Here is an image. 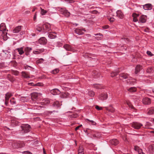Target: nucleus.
<instances>
[{
  "label": "nucleus",
  "mask_w": 154,
  "mask_h": 154,
  "mask_svg": "<svg viewBox=\"0 0 154 154\" xmlns=\"http://www.w3.org/2000/svg\"><path fill=\"white\" fill-rule=\"evenodd\" d=\"M50 103V101L48 99H45L43 100L42 101L39 103V104H41V105H42V106H41L40 105H38L37 106L36 108L38 109H40L44 107L43 106L47 105L49 104Z\"/></svg>",
  "instance_id": "obj_1"
},
{
  "label": "nucleus",
  "mask_w": 154,
  "mask_h": 154,
  "mask_svg": "<svg viewBox=\"0 0 154 154\" xmlns=\"http://www.w3.org/2000/svg\"><path fill=\"white\" fill-rule=\"evenodd\" d=\"M21 128L25 133H28L30 131V126L28 124L23 125L21 126Z\"/></svg>",
  "instance_id": "obj_2"
},
{
  "label": "nucleus",
  "mask_w": 154,
  "mask_h": 154,
  "mask_svg": "<svg viewBox=\"0 0 154 154\" xmlns=\"http://www.w3.org/2000/svg\"><path fill=\"white\" fill-rule=\"evenodd\" d=\"M0 31L3 32L6 35H7L8 31L6 29V28L5 24L4 23H2L0 25Z\"/></svg>",
  "instance_id": "obj_3"
},
{
  "label": "nucleus",
  "mask_w": 154,
  "mask_h": 154,
  "mask_svg": "<svg viewBox=\"0 0 154 154\" xmlns=\"http://www.w3.org/2000/svg\"><path fill=\"white\" fill-rule=\"evenodd\" d=\"M142 126L141 124L137 122H134L131 124V126L135 129H139Z\"/></svg>",
  "instance_id": "obj_4"
},
{
  "label": "nucleus",
  "mask_w": 154,
  "mask_h": 154,
  "mask_svg": "<svg viewBox=\"0 0 154 154\" xmlns=\"http://www.w3.org/2000/svg\"><path fill=\"white\" fill-rule=\"evenodd\" d=\"M47 25L45 24L43 25H38L36 27V29L37 31L39 32H40L42 31V30H46L45 29H44V27L46 28ZM48 29H46V30H47Z\"/></svg>",
  "instance_id": "obj_5"
},
{
  "label": "nucleus",
  "mask_w": 154,
  "mask_h": 154,
  "mask_svg": "<svg viewBox=\"0 0 154 154\" xmlns=\"http://www.w3.org/2000/svg\"><path fill=\"white\" fill-rule=\"evenodd\" d=\"M107 97V95L106 93H103L98 96L99 100L102 101L106 100Z\"/></svg>",
  "instance_id": "obj_6"
},
{
  "label": "nucleus",
  "mask_w": 154,
  "mask_h": 154,
  "mask_svg": "<svg viewBox=\"0 0 154 154\" xmlns=\"http://www.w3.org/2000/svg\"><path fill=\"white\" fill-rule=\"evenodd\" d=\"M59 11L61 14H63L66 17H69L70 15V13L67 10L61 8Z\"/></svg>",
  "instance_id": "obj_7"
},
{
  "label": "nucleus",
  "mask_w": 154,
  "mask_h": 154,
  "mask_svg": "<svg viewBox=\"0 0 154 154\" xmlns=\"http://www.w3.org/2000/svg\"><path fill=\"white\" fill-rule=\"evenodd\" d=\"M147 19V16L145 15H142L139 18V22L142 23L146 22Z\"/></svg>",
  "instance_id": "obj_8"
},
{
  "label": "nucleus",
  "mask_w": 154,
  "mask_h": 154,
  "mask_svg": "<svg viewBox=\"0 0 154 154\" xmlns=\"http://www.w3.org/2000/svg\"><path fill=\"white\" fill-rule=\"evenodd\" d=\"M141 6L145 10H150L152 8V5L150 4H147Z\"/></svg>",
  "instance_id": "obj_9"
},
{
  "label": "nucleus",
  "mask_w": 154,
  "mask_h": 154,
  "mask_svg": "<svg viewBox=\"0 0 154 154\" xmlns=\"http://www.w3.org/2000/svg\"><path fill=\"white\" fill-rule=\"evenodd\" d=\"M83 31H85V30L82 29H77L75 30V32L79 35L82 34L84 33Z\"/></svg>",
  "instance_id": "obj_10"
},
{
  "label": "nucleus",
  "mask_w": 154,
  "mask_h": 154,
  "mask_svg": "<svg viewBox=\"0 0 154 154\" xmlns=\"http://www.w3.org/2000/svg\"><path fill=\"white\" fill-rule=\"evenodd\" d=\"M48 37L51 39H53L57 37L56 33L55 32H50L48 33Z\"/></svg>",
  "instance_id": "obj_11"
},
{
  "label": "nucleus",
  "mask_w": 154,
  "mask_h": 154,
  "mask_svg": "<svg viewBox=\"0 0 154 154\" xmlns=\"http://www.w3.org/2000/svg\"><path fill=\"white\" fill-rule=\"evenodd\" d=\"M12 96V94L10 92H8L5 94V103H8V101L9 98Z\"/></svg>",
  "instance_id": "obj_12"
},
{
  "label": "nucleus",
  "mask_w": 154,
  "mask_h": 154,
  "mask_svg": "<svg viewBox=\"0 0 154 154\" xmlns=\"http://www.w3.org/2000/svg\"><path fill=\"white\" fill-rule=\"evenodd\" d=\"M116 16L119 18L122 19L124 17V15L122 12L120 10L117 11L116 12Z\"/></svg>",
  "instance_id": "obj_13"
},
{
  "label": "nucleus",
  "mask_w": 154,
  "mask_h": 154,
  "mask_svg": "<svg viewBox=\"0 0 154 154\" xmlns=\"http://www.w3.org/2000/svg\"><path fill=\"white\" fill-rule=\"evenodd\" d=\"M41 94L40 93L34 92L31 95V97L32 99H37L38 97L41 96Z\"/></svg>",
  "instance_id": "obj_14"
},
{
  "label": "nucleus",
  "mask_w": 154,
  "mask_h": 154,
  "mask_svg": "<svg viewBox=\"0 0 154 154\" xmlns=\"http://www.w3.org/2000/svg\"><path fill=\"white\" fill-rule=\"evenodd\" d=\"M139 16V14H137L135 13H134L133 14L132 16L133 18V20L134 22H137L138 21L137 18Z\"/></svg>",
  "instance_id": "obj_15"
},
{
  "label": "nucleus",
  "mask_w": 154,
  "mask_h": 154,
  "mask_svg": "<svg viewBox=\"0 0 154 154\" xmlns=\"http://www.w3.org/2000/svg\"><path fill=\"white\" fill-rule=\"evenodd\" d=\"M143 103L144 104H149L151 103V100L148 98H144L143 99Z\"/></svg>",
  "instance_id": "obj_16"
},
{
  "label": "nucleus",
  "mask_w": 154,
  "mask_h": 154,
  "mask_svg": "<svg viewBox=\"0 0 154 154\" xmlns=\"http://www.w3.org/2000/svg\"><path fill=\"white\" fill-rule=\"evenodd\" d=\"M51 93L54 95H59L60 94V91L57 89H55L51 91Z\"/></svg>",
  "instance_id": "obj_17"
},
{
  "label": "nucleus",
  "mask_w": 154,
  "mask_h": 154,
  "mask_svg": "<svg viewBox=\"0 0 154 154\" xmlns=\"http://www.w3.org/2000/svg\"><path fill=\"white\" fill-rule=\"evenodd\" d=\"M38 42L41 45H45L47 41L44 37H42L39 39Z\"/></svg>",
  "instance_id": "obj_18"
},
{
  "label": "nucleus",
  "mask_w": 154,
  "mask_h": 154,
  "mask_svg": "<svg viewBox=\"0 0 154 154\" xmlns=\"http://www.w3.org/2000/svg\"><path fill=\"white\" fill-rule=\"evenodd\" d=\"M22 26H18L14 28L13 31L14 33H17L19 32L21 30Z\"/></svg>",
  "instance_id": "obj_19"
},
{
  "label": "nucleus",
  "mask_w": 154,
  "mask_h": 154,
  "mask_svg": "<svg viewBox=\"0 0 154 154\" xmlns=\"http://www.w3.org/2000/svg\"><path fill=\"white\" fill-rule=\"evenodd\" d=\"M32 50V48L30 47H26L25 48H24V51L25 52L26 54V55H29L30 52Z\"/></svg>",
  "instance_id": "obj_20"
},
{
  "label": "nucleus",
  "mask_w": 154,
  "mask_h": 154,
  "mask_svg": "<svg viewBox=\"0 0 154 154\" xmlns=\"http://www.w3.org/2000/svg\"><path fill=\"white\" fill-rule=\"evenodd\" d=\"M148 149L150 154H154V145H150Z\"/></svg>",
  "instance_id": "obj_21"
},
{
  "label": "nucleus",
  "mask_w": 154,
  "mask_h": 154,
  "mask_svg": "<svg viewBox=\"0 0 154 154\" xmlns=\"http://www.w3.org/2000/svg\"><path fill=\"white\" fill-rule=\"evenodd\" d=\"M147 113L150 115L154 114V107L148 109L147 110Z\"/></svg>",
  "instance_id": "obj_22"
},
{
  "label": "nucleus",
  "mask_w": 154,
  "mask_h": 154,
  "mask_svg": "<svg viewBox=\"0 0 154 154\" xmlns=\"http://www.w3.org/2000/svg\"><path fill=\"white\" fill-rule=\"evenodd\" d=\"M63 47L67 51H72L73 50L70 46L69 45H65Z\"/></svg>",
  "instance_id": "obj_23"
},
{
  "label": "nucleus",
  "mask_w": 154,
  "mask_h": 154,
  "mask_svg": "<svg viewBox=\"0 0 154 154\" xmlns=\"http://www.w3.org/2000/svg\"><path fill=\"white\" fill-rule=\"evenodd\" d=\"M20 55H22L24 53L23 48V47H21L20 48H17L16 49Z\"/></svg>",
  "instance_id": "obj_24"
},
{
  "label": "nucleus",
  "mask_w": 154,
  "mask_h": 154,
  "mask_svg": "<svg viewBox=\"0 0 154 154\" xmlns=\"http://www.w3.org/2000/svg\"><path fill=\"white\" fill-rule=\"evenodd\" d=\"M84 150L82 146H80L78 150V154H84Z\"/></svg>",
  "instance_id": "obj_25"
},
{
  "label": "nucleus",
  "mask_w": 154,
  "mask_h": 154,
  "mask_svg": "<svg viewBox=\"0 0 154 154\" xmlns=\"http://www.w3.org/2000/svg\"><path fill=\"white\" fill-rule=\"evenodd\" d=\"M110 142L112 144L114 145H116L119 143L118 140L116 139H114L111 140Z\"/></svg>",
  "instance_id": "obj_26"
},
{
  "label": "nucleus",
  "mask_w": 154,
  "mask_h": 154,
  "mask_svg": "<svg viewBox=\"0 0 154 154\" xmlns=\"http://www.w3.org/2000/svg\"><path fill=\"white\" fill-rule=\"evenodd\" d=\"M22 76L24 78H30L28 74L25 72H22Z\"/></svg>",
  "instance_id": "obj_27"
},
{
  "label": "nucleus",
  "mask_w": 154,
  "mask_h": 154,
  "mask_svg": "<svg viewBox=\"0 0 154 154\" xmlns=\"http://www.w3.org/2000/svg\"><path fill=\"white\" fill-rule=\"evenodd\" d=\"M44 49H38L37 51H33V53L35 54H38L44 51Z\"/></svg>",
  "instance_id": "obj_28"
},
{
  "label": "nucleus",
  "mask_w": 154,
  "mask_h": 154,
  "mask_svg": "<svg viewBox=\"0 0 154 154\" xmlns=\"http://www.w3.org/2000/svg\"><path fill=\"white\" fill-rule=\"evenodd\" d=\"M128 91L130 92H134L136 91L137 88L135 87H131L127 89Z\"/></svg>",
  "instance_id": "obj_29"
},
{
  "label": "nucleus",
  "mask_w": 154,
  "mask_h": 154,
  "mask_svg": "<svg viewBox=\"0 0 154 154\" xmlns=\"http://www.w3.org/2000/svg\"><path fill=\"white\" fill-rule=\"evenodd\" d=\"M141 69V66L139 65H137L135 68V74H137L140 70Z\"/></svg>",
  "instance_id": "obj_30"
},
{
  "label": "nucleus",
  "mask_w": 154,
  "mask_h": 154,
  "mask_svg": "<svg viewBox=\"0 0 154 154\" xmlns=\"http://www.w3.org/2000/svg\"><path fill=\"white\" fill-rule=\"evenodd\" d=\"M120 77L124 79H126L128 78V75L127 74L125 73H122L120 75Z\"/></svg>",
  "instance_id": "obj_31"
},
{
  "label": "nucleus",
  "mask_w": 154,
  "mask_h": 154,
  "mask_svg": "<svg viewBox=\"0 0 154 154\" xmlns=\"http://www.w3.org/2000/svg\"><path fill=\"white\" fill-rule=\"evenodd\" d=\"M59 71V70L58 68L55 69L51 71V73L53 74L57 73Z\"/></svg>",
  "instance_id": "obj_32"
},
{
  "label": "nucleus",
  "mask_w": 154,
  "mask_h": 154,
  "mask_svg": "<svg viewBox=\"0 0 154 154\" xmlns=\"http://www.w3.org/2000/svg\"><path fill=\"white\" fill-rule=\"evenodd\" d=\"M146 71L148 73H150L154 71V69L152 68L149 67L147 69Z\"/></svg>",
  "instance_id": "obj_33"
},
{
  "label": "nucleus",
  "mask_w": 154,
  "mask_h": 154,
  "mask_svg": "<svg viewBox=\"0 0 154 154\" xmlns=\"http://www.w3.org/2000/svg\"><path fill=\"white\" fill-rule=\"evenodd\" d=\"M88 94L90 96L93 97L95 95V93L93 91H88Z\"/></svg>",
  "instance_id": "obj_34"
},
{
  "label": "nucleus",
  "mask_w": 154,
  "mask_h": 154,
  "mask_svg": "<svg viewBox=\"0 0 154 154\" xmlns=\"http://www.w3.org/2000/svg\"><path fill=\"white\" fill-rule=\"evenodd\" d=\"M44 61L43 59L41 58L36 61V63L38 64L41 63H42Z\"/></svg>",
  "instance_id": "obj_35"
},
{
  "label": "nucleus",
  "mask_w": 154,
  "mask_h": 154,
  "mask_svg": "<svg viewBox=\"0 0 154 154\" xmlns=\"http://www.w3.org/2000/svg\"><path fill=\"white\" fill-rule=\"evenodd\" d=\"M53 106H56L57 107H59L60 106V104L59 102L56 101L54 102L53 104Z\"/></svg>",
  "instance_id": "obj_36"
},
{
  "label": "nucleus",
  "mask_w": 154,
  "mask_h": 154,
  "mask_svg": "<svg viewBox=\"0 0 154 154\" xmlns=\"http://www.w3.org/2000/svg\"><path fill=\"white\" fill-rule=\"evenodd\" d=\"M41 14L42 15H44L46 13H47V11L44 10L43 9L41 8Z\"/></svg>",
  "instance_id": "obj_37"
},
{
  "label": "nucleus",
  "mask_w": 154,
  "mask_h": 154,
  "mask_svg": "<svg viewBox=\"0 0 154 154\" xmlns=\"http://www.w3.org/2000/svg\"><path fill=\"white\" fill-rule=\"evenodd\" d=\"M86 120L88 121L91 124L93 125H95L96 124V123L93 120H90L88 119H87Z\"/></svg>",
  "instance_id": "obj_38"
},
{
  "label": "nucleus",
  "mask_w": 154,
  "mask_h": 154,
  "mask_svg": "<svg viewBox=\"0 0 154 154\" xmlns=\"http://www.w3.org/2000/svg\"><path fill=\"white\" fill-rule=\"evenodd\" d=\"M134 149L135 151H138V153L140 152V151L141 152V150H140L139 149V147L136 146H134Z\"/></svg>",
  "instance_id": "obj_39"
},
{
  "label": "nucleus",
  "mask_w": 154,
  "mask_h": 154,
  "mask_svg": "<svg viewBox=\"0 0 154 154\" xmlns=\"http://www.w3.org/2000/svg\"><path fill=\"white\" fill-rule=\"evenodd\" d=\"M117 72H113L111 73V76L112 77H113L117 75Z\"/></svg>",
  "instance_id": "obj_40"
},
{
  "label": "nucleus",
  "mask_w": 154,
  "mask_h": 154,
  "mask_svg": "<svg viewBox=\"0 0 154 154\" xmlns=\"http://www.w3.org/2000/svg\"><path fill=\"white\" fill-rule=\"evenodd\" d=\"M10 102L12 104L15 105L16 104V101L15 100H14V98H13V99L11 100Z\"/></svg>",
  "instance_id": "obj_41"
},
{
  "label": "nucleus",
  "mask_w": 154,
  "mask_h": 154,
  "mask_svg": "<svg viewBox=\"0 0 154 154\" xmlns=\"http://www.w3.org/2000/svg\"><path fill=\"white\" fill-rule=\"evenodd\" d=\"M146 53L148 55L150 56H152L153 55V54L149 51H147L146 52Z\"/></svg>",
  "instance_id": "obj_42"
},
{
  "label": "nucleus",
  "mask_w": 154,
  "mask_h": 154,
  "mask_svg": "<svg viewBox=\"0 0 154 154\" xmlns=\"http://www.w3.org/2000/svg\"><path fill=\"white\" fill-rule=\"evenodd\" d=\"M108 20L111 22H113L114 21V19L113 17H110L108 18Z\"/></svg>",
  "instance_id": "obj_43"
},
{
  "label": "nucleus",
  "mask_w": 154,
  "mask_h": 154,
  "mask_svg": "<svg viewBox=\"0 0 154 154\" xmlns=\"http://www.w3.org/2000/svg\"><path fill=\"white\" fill-rule=\"evenodd\" d=\"M95 108L96 109L98 110H101L102 109V107H100L98 106H95Z\"/></svg>",
  "instance_id": "obj_44"
},
{
  "label": "nucleus",
  "mask_w": 154,
  "mask_h": 154,
  "mask_svg": "<svg viewBox=\"0 0 154 154\" xmlns=\"http://www.w3.org/2000/svg\"><path fill=\"white\" fill-rule=\"evenodd\" d=\"M65 1L68 2L69 3H72L74 2L73 0H64Z\"/></svg>",
  "instance_id": "obj_45"
},
{
  "label": "nucleus",
  "mask_w": 154,
  "mask_h": 154,
  "mask_svg": "<svg viewBox=\"0 0 154 154\" xmlns=\"http://www.w3.org/2000/svg\"><path fill=\"white\" fill-rule=\"evenodd\" d=\"M127 104L131 108H133L134 107L133 106H132V105L130 103L127 102Z\"/></svg>",
  "instance_id": "obj_46"
},
{
  "label": "nucleus",
  "mask_w": 154,
  "mask_h": 154,
  "mask_svg": "<svg viewBox=\"0 0 154 154\" xmlns=\"http://www.w3.org/2000/svg\"><path fill=\"white\" fill-rule=\"evenodd\" d=\"M95 87L97 88L101 89V87L100 85H97L95 86Z\"/></svg>",
  "instance_id": "obj_47"
},
{
  "label": "nucleus",
  "mask_w": 154,
  "mask_h": 154,
  "mask_svg": "<svg viewBox=\"0 0 154 154\" xmlns=\"http://www.w3.org/2000/svg\"><path fill=\"white\" fill-rule=\"evenodd\" d=\"M149 123L148 122H147L146 123V128H151L149 126Z\"/></svg>",
  "instance_id": "obj_48"
},
{
  "label": "nucleus",
  "mask_w": 154,
  "mask_h": 154,
  "mask_svg": "<svg viewBox=\"0 0 154 154\" xmlns=\"http://www.w3.org/2000/svg\"><path fill=\"white\" fill-rule=\"evenodd\" d=\"M103 29H107L109 27V26L108 25H106L103 26Z\"/></svg>",
  "instance_id": "obj_49"
},
{
  "label": "nucleus",
  "mask_w": 154,
  "mask_h": 154,
  "mask_svg": "<svg viewBox=\"0 0 154 154\" xmlns=\"http://www.w3.org/2000/svg\"><path fill=\"white\" fill-rule=\"evenodd\" d=\"M20 100L23 102H24L25 101H26V100H25V98L24 97H21V98Z\"/></svg>",
  "instance_id": "obj_50"
},
{
  "label": "nucleus",
  "mask_w": 154,
  "mask_h": 154,
  "mask_svg": "<svg viewBox=\"0 0 154 154\" xmlns=\"http://www.w3.org/2000/svg\"><path fill=\"white\" fill-rule=\"evenodd\" d=\"M94 35H100V36H103L102 34L101 33H99L97 34H94Z\"/></svg>",
  "instance_id": "obj_51"
},
{
  "label": "nucleus",
  "mask_w": 154,
  "mask_h": 154,
  "mask_svg": "<svg viewBox=\"0 0 154 154\" xmlns=\"http://www.w3.org/2000/svg\"><path fill=\"white\" fill-rule=\"evenodd\" d=\"M22 146H20V144H19L17 146H16L15 147V148H19V147H22Z\"/></svg>",
  "instance_id": "obj_52"
},
{
  "label": "nucleus",
  "mask_w": 154,
  "mask_h": 154,
  "mask_svg": "<svg viewBox=\"0 0 154 154\" xmlns=\"http://www.w3.org/2000/svg\"><path fill=\"white\" fill-rule=\"evenodd\" d=\"M65 95H66V97H68V93H67L66 92H65V93L64 95V96L65 97Z\"/></svg>",
  "instance_id": "obj_53"
},
{
  "label": "nucleus",
  "mask_w": 154,
  "mask_h": 154,
  "mask_svg": "<svg viewBox=\"0 0 154 154\" xmlns=\"http://www.w3.org/2000/svg\"><path fill=\"white\" fill-rule=\"evenodd\" d=\"M79 128H80V126H78L77 127L75 128V131H77V130L79 129Z\"/></svg>",
  "instance_id": "obj_54"
},
{
  "label": "nucleus",
  "mask_w": 154,
  "mask_h": 154,
  "mask_svg": "<svg viewBox=\"0 0 154 154\" xmlns=\"http://www.w3.org/2000/svg\"><path fill=\"white\" fill-rule=\"evenodd\" d=\"M151 92L154 94V88L150 90Z\"/></svg>",
  "instance_id": "obj_55"
},
{
  "label": "nucleus",
  "mask_w": 154,
  "mask_h": 154,
  "mask_svg": "<svg viewBox=\"0 0 154 154\" xmlns=\"http://www.w3.org/2000/svg\"><path fill=\"white\" fill-rule=\"evenodd\" d=\"M36 15H34L33 19L34 20H35V19H36Z\"/></svg>",
  "instance_id": "obj_56"
},
{
  "label": "nucleus",
  "mask_w": 154,
  "mask_h": 154,
  "mask_svg": "<svg viewBox=\"0 0 154 154\" xmlns=\"http://www.w3.org/2000/svg\"><path fill=\"white\" fill-rule=\"evenodd\" d=\"M139 154H144L143 152H140V153L139 152L138 153Z\"/></svg>",
  "instance_id": "obj_57"
},
{
  "label": "nucleus",
  "mask_w": 154,
  "mask_h": 154,
  "mask_svg": "<svg viewBox=\"0 0 154 154\" xmlns=\"http://www.w3.org/2000/svg\"><path fill=\"white\" fill-rule=\"evenodd\" d=\"M93 137H96V136L94 134L93 135Z\"/></svg>",
  "instance_id": "obj_58"
},
{
  "label": "nucleus",
  "mask_w": 154,
  "mask_h": 154,
  "mask_svg": "<svg viewBox=\"0 0 154 154\" xmlns=\"http://www.w3.org/2000/svg\"><path fill=\"white\" fill-rule=\"evenodd\" d=\"M87 35L88 37H91V35L90 34H88V35Z\"/></svg>",
  "instance_id": "obj_59"
},
{
  "label": "nucleus",
  "mask_w": 154,
  "mask_h": 154,
  "mask_svg": "<svg viewBox=\"0 0 154 154\" xmlns=\"http://www.w3.org/2000/svg\"><path fill=\"white\" fill-rule=\"evenodd\" d=\"M111 0H106V1H107L108 2H109Z\"/></svg>",
  "instance_id": "obj_60"
},
{
  "label": "nucleus",
  "mask_w": 154,
  "mask_h": 154,
  "mask_svg": "<svg viewBox=\"0 0 154 154\" xmlns=\"http://www.w3.org/2000/svg\"><path fill=\"white\" fill-rule=\"evenodd\" d=\"M96 39H100V38H99V39H98V37H96Z\"/></svg>",
  "instance_id": "obj_61"
},
{
  "label": "nucleus",
  "mask_w": 154,
  "mask_h": 154,
  "mask_svg": "<svg viewBox=\"0 0 154 154\" xmlns=\"http://www.w3.org/2000/svg\"><path fill=\"white\" fill-rule=\"evenodd\" d=\"M82 125H80L79 126H80V127H81V126H82Z\"/></svg>",
  "instance_id": "obj_62"
},
{
  "label": "nucleus",
  "mask_w": 154,
  "mask_h": 154,
  "mask_svg": "<svg viewBox=\"0 0 154 154\" xmlns=\"http://www.w3.org/2000/svg\"><path fill=\"white\" fill-rule=\"evenodd\" d=\"M31 84V83H28V85H30V84Z\"/></svg>",
  "instance_id": "obj_63"
},
{
  "label": "nucleus",
  "mask_w": 154,
  "mask_h": 154,
  "mask_svg": "<svg viewBox=\"0 0 154 154\" xmlns=\"http://www.w3.org/2000/svg\"><path fill=\"white\" fill-rule=\"evenodd\" d=\"M17 74H16L15 75H18V73H17Z\"/></svg>",
  "instance_id": "obj_64"
}]
</instances>
